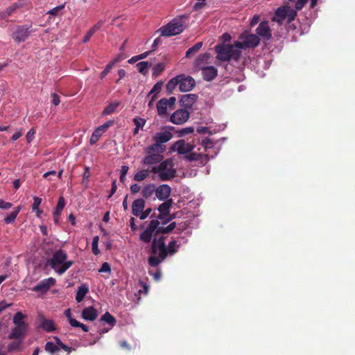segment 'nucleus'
<instances>
[{"instance_id":"f257e3e1","label":"nucleus","mask_w":355,"mask_h":355,"mask_svg":"<svg viewBox=\"0 0 355 355\" xmlns=\"http://www.w3.org/2000/svg\"><path fill=\"white\" fill-rule=\"evenodd\" d=\"M166 236H160L158 238H153L151 241L150 252L153 256L148 258V263L152 267H157L170 254L173 255L178 252L180 244L177 241H171L168 246L165 245Z\"/></svg>"},{"instance_id":"f03ea898","label":"nucleus","mask_w":355,"mask_h":355,"mask_svg":"<svg viewBox=\"0 0 355 355\" xmlns=\"http://www.w3.org/2000/svg\"><path fill=\"white\" fill-rule=\"evenodd\" d=\"M162 221L158 219H153L150 221L146 228L140 234L139 239L144 243H149L154 238H157L159 234L171 233L175 227L176 223L172 222L168 226H160Z\"/></svg>"},{"instance_id":"7ed1b4c3","label":"nucleus","mask_w":355,"mask_h":355,"mask_svg":"<svg viewBox=\"0 0 355 355\" xmlns=\"http://www.w3.org/2000/svg\"><path fill=\"white\" fill-rule=\"evenodd\" d=\"M308 1L309 0H296L295 9L286 4L279 7L275 10L272 20L277 22L279 24H282L285 19H287L288 23L292 22L295 20L297 15V12L302 10L307 3Z\"/></svg>"},{"instance_id":"20e7f679","label":"nucleus","mask_w":355,"mask_h":355,"mask_svg":"<svg viewBox=\"0 0 355 355\" xmlns=\"http://www.w3.org/2000/svg\"><path fill=\"white\" fill-rule=\"evenodd\" d=\"M67 254L62 249L56 250L49 261L51 268L60 275H63L74 263L73 261H67Z\"/></svg>"},{"instance_id":"39448f33","label":"nucleus","mask_w":355,"mask_h":355,"mask_svg":"<svg viewBox=\"0 0 355 355\" xmlns=\"http://www.w3.org/2000/svg\"><path fill=\"white\" fill-rule=\"evenodd\" d=\"M216 58L222 61L234 60L238 62L241 57V51L234 44H218L215 46Z\"/></svg>"},{"instance_id":"423d86ee","label":"nucleus","mask_w":355,"mask_h":355,"mask_svg":"<svg viewBox=\"0 0 355 355\" xmlns=\"http://www.w3.org/2000/svg\"><path fill=\"white\" fill-rule=\"evenodd\" d=\"M152 173L158 174L162 181H168L174 178L176 175V170L173 168V163L171 159L161 161L158 166L152 167Z\"/></svg>"},{"instance_id":"0eeeda50","label":"nucleus","mask_w":355,"mask_h":355,"mask_svg":"<svg viewBox=\"0 0 355 355\" xmlns=\"http://www.w3.org/2000/svg\"><path fill=\"white\" fill-rule=\"evenodd\" d=\"M185 29L184 22L183 17L174 18L167 25L162 27L159 31L161 35L165 37H170L180 34Z\"/></svg>"},{"instance_id":"6e6552de","label":"nucleus","mask_w":355,"mask_h":355,"mask_svg":"<svg viewBox=\"0 0 355 355\" xmlns=\"http://www.w3.org/2000/svg\"><path fill=\"white\" fill-rule=\"evenodd\" d=\"M260 38L255 34L243 33L240 35L239 40L234 42V46L239 50L254 49L259 46Z\"/></svg>"},{"instance_id":"1a4fd4ad","label":"nucleus","mask_w":355,"mask_h":355,"mask_svg":"<svg viewBox=\"0 0 355 355\" xmlns=\"http://www.w3.org/2000/svg\"><path fill=\"white\" fill-rule=\"evenodd\" d=\"M196 147V139L193 138L192 141L187 142L184 139H180L175 142L171 146L172 150H176L179 155H187Z\"/></svg>"},{"instance_id":"9d476101","label":"nucleus","mask_w":355,"mask_h":355,"mask_svg":"<svg viewBox=\"0 0 355 355\" xmlns=\"http://www.w3.org/2000/svg\"><path fill=\"white\" fill-rule=\"evenodd\" d=\"M178 80L179 89L182 92L191 91L196 85L195 80L185 74L178 75Z\"/></svg>"},{"instance_id":"9b49d317","label":"nucleus","mask_w":355,"mask_h":355,"mask_svg":"<svg viewBox=\"0 0 355 355\" xmlns=\"http://www.w3.org/2000/svg\"><path fill=\"white\" fill-rule=\"evenodd\" d=\"M31 26L24 25L19 26L17 27L16 30L12 33V38L15 40V42L17 43H20L24 42L28 37L31 31Z\"/></svg>"},{"instance_id":"f8f14e48","label":"nucleus","mask_w":355,"mask_h":355,"mask_svg":"<svg viewBox=\"0 0 355 355\" xmlns=\"http://www.w3.org/2000/svg\"><path fill=\"white\" fill-rule=\"evenodd\" d=\"M210 157L208 154H203L192 150L188 155L184 156V159L188 162H198L200 166H205L209 160Z\"/></svg>"},{"instance_id":"ddd939ff","label":"nucleus","mask_w":355,"mask_h":355,"mask_svg":"<svg viewBox=\"0 0 355 355\" xmlns=\"http://www.w3.org/2000/svg\"><path fill=\"white\" fill-rule=\"evenodd\" d=\"M257 35L261 37L264 40L269 41L272 38V33L268 23L266 21H262L259 24L256 29Z\"/></svg>"},{"instance_id":"4468645a","label":"nucleus","mask_w":355,"mask_h":355,"mask_svg":"<svg viewBox=\"0 0 355 355\" xmlns=\"http://www.w3.org/2000/svg\"><path fill=\"white\" fill-rule=\"evenodd\" d=\"M189 113L187 110H178L172 114L170 121L174 124H182L189 119Z\"/></svg>"},{"instance_id":"2eb2a0df","label":"nucleus","mask_w":355,"mask_h":355,"mask_svg":"<svg viewBox=\"0 0 355 355\" xmlns=\"http://www.w3.org/2000/svg\"><path fill=\"white\" fill-rule=\"evenodd\" d=\"M173 204V199H168L163 203L159 205L157 209L159 211V215L157 216L156 219L159 220H163L165 219L166 216L169 215L170 207Z\"/></svg>"},{"instance_id":"dca6fc26","label":"nucleus","mask_w":355,"mask_h":355,"mask_svg":"<svg viewBox=\"0 0 355 355\" xmlns=\"http://www.w3.org/2000/svg\"><path fill=\"white\" fill-rule=\"evenodd\" d=\"M55 279L53 277L45 279L34 286L33 291L35 292L42 291L43 293H46L49 290L51 286L55 284Z\"/></svg>"},{"instance_id":"f3484780","label":"nucleus","mask_w":355,"mask_h":355,"mask_svg":"<svg viewBox=\"0 0 355 355\" xmlns=\"http://www.w3.org/2000/svg\"><path fill=\"white\" fill-rule=\"evenodd\" d=\"M200 69L203 79L208 82L213 80L218 75V70L214 66L204 67Z\"/></svg>"},{"instance_id":"a211bd4d","label":"nucleus","mask_w":355,"mask_h":355,"mask_svg":"<svg viewBox=\"0 0 355 355\" xmlns=\"http://www.w3.org/2000/svg\"><path fill=\"white\" fill-rule=\"evenodd\" d=\"M171 188L168 184H162L155 188V196L159 200H166L171 195Z\"/></svg>"},{"instance_id":"6ab92c4d","label":"nucleus","mask_w":355,"mask_h":355,"mask_svg":"<svg viewBox=\"0 0 355 355\" xmlns=\"http://www.w3.org/2000/svg\"><path fill=\"white\" fill-rule=\"evenodd\" d=\"M38 320L40 323V327L46 332H52L55 330V325L52 320L45 318L43 314L38 315Z\"/></svg>"},{"instance_id":"aec40b11","label":"nucleus","mask_w":355,"mask_h":355,"mask_svg":"<svg viewBox=\"0 0 355 355\" xmlns=\"http://www.w3.org/2000/svg\"><path fill=\"white\" fill-rule=\"evenodd\" d=\"M197 98L198 96L194 94H184L180 101V105L186 108H190L195 103Z\"/></svg>"},{"instance_id":"412c9836","label":"nucleus","mask_w":355,"mask_h":355,"mask_svg":"<svg viewBox=\"0 0 355 355\" xmlns=\"http://www.w3.org/2000/svg\"><path fill=\"white\" fill-rule=\"evenodd\" d=\"M28 330V327L16 326L8 335L9 339L23 340V337Z\"/></svg>"},{"instance_id":"4be33fe9","label":"nucleus","mask_w":355,"mask_h":355,"mask_svg":"<svg viewBox=\"0 0 355 355\" xmlns=\"http://www.w3.org/2000/svg\"><path fill=\"white\" fill-rule=\"evenodd\" d=\"M163 158V155L159 153L147 154V155L143 159L142 163L144 165H153L159 163Z\"/></svg>"},{"instance_id":"5701e85b","label":"nucleus","mask_w":355,"mask_h":355,"mask_svg":"<svg viewBox=\"0 0 355 355\" xmlns=\"http://www.w3.org/2000/svg\"><path fill=\"white\" fill-rule=\"evenodd\" d=\"M98 316V311L93 306L85 307L82 311V318L88 321H94Z\"/></svg>"},{"instance_id":"b1692460","label":"nucleus","mask_w":355,"mask_h":355,"mask_svg":"<svg viewBox=\"0 0 355 355\" xmlns=\"http://www.w3.org/2000/svg\"><path fill=\"white\" fill-rule=\"evenodd\" d=\"M145 200L142 198H138L133 201L132 205V213L134 216H138L141 212L144 209Z\"/></svg>"},{"instance_id":"393cba45","label":"nucleus","mask_w":355,"mask_h":355,"mask_svg":"<svg viewBox=\"0 0 355 355\" xmlns=\"http://www.w3.org/2000/svg\"><path fill=\"white\" fill-rule=\"evenodd\" d=\"M173 135L169 131H164L156 133L153 137V140L162 145V144L168 142L172 138Z\"/></svg>"},{"instance_id":"a878e982","label":"nucleus","mask_w":355,"mask_h":355,"mask_svg":"<svg viewBox=\"0 0 355 355\" xmlns=\"http://www.w3.org/2000/svg\"><path fill=\"white\" fill-rule=\"evenodd\" d=\"M165 150V147L163 145H161L157 142L155 144L147 146L145 148V152L146 154H151V153H159L161 154L164 153Z\"/></svg>"},{"instance_id":"bb28decb","label":"nucleus","mask_w":355,"mask_h":355,"mask_svg":"<svg viewBox=\"0 0 355 355\" xmlns=\"http://www.w3.org/2000/svg\"><path fill=\"white\" fill-rule=\"evenodd\" d=\"M89 292V288L87 284L80 285L77 291L76 295V300L77 302H80L84 299L86 294Z\"/></svg>"},{"instance_id":"cd10ccee","label":"nucleus","mask_w":355,"mask_h":355,"mask_svg":"<svg viewBox=\"0 0 355 355\" xmlns=\"http://www.w3.org/2000/svg\"><path fill=\"white\" fill-rule=\"evenodd\" d=\"M196 139V146L198 144H200L202 147L204 148L205 151H207V150L212 148L214 147V142L211 141V139L208 137L203 138L202 140H200L199 138Z\"/></svg>"},{"instance_id":"c85d7f7f","label":"nucleus","mask_w":355,"mask_h":355,"mask_svg":"<svg viewBox=\"0 0 355 355\" xmlns=\"http://www.w3.org/2000/svg\"><path fill=\"white\" fill-rule=\"evenodd\" d=\"M153 193H155V185L154 184H148L146 185L141 191V195L145 198H150Z\"/></svg>"},{"instance_id":"c756f323","label":"nucleus","mask_w":355,"mask_h":355,"mask_svg":"<svg viewBox=\"0 0 355 355\" xmlns=\"http://www.w3.org/2000/svg\"><path fill=\"white\" fill-rule=\"evenodd\" d=\"M120 105V102L119 101H114L111 103H110L108 105H107L103 112H102V115L103 116H106V115H110L112 113H114L116 108L119 106Z\"/></svg>"},{"instance_id":"7c9ffc66","label":"nucleus","mask_w":355,"mask_h":355,"mask_svg":"<svg viewBox=\"0 0 355 355\" xmlns=\"http://www.w3.org/2000/svg\"><path fill=\"white\" fill-rule=\"evenodd\" d=\"M25 315L21 312H17L15 313L13 318V323L16 326H21L24 327H28L27 324L24 321Z\"/></svg>"},{"instance_id":"2f4dec72","label":"nucleus","mask_w":355,"mask_h":355,"mask_svg":"<svg viewBox=\"0 0 355 355\" xmlns=\"http://www.w3.org/2000/svg\"><path fill=\"white\" fill-rule=\"evenodd\" d=\"M165 101V98H162L157 103L156 107L158 114L159 116H164L166 114L167 107L168 105H167Z\"/></svg>"},{"instance_id":"473e14b6","label":"nucleus","mask_w":355,"mask_h":355,"mask_svg":"<svg viewBox=\"0 0 355 355\" xmlns=\"http://www.w3.org/2000/svg\"><path fill=\"white\" fill-rule=\"evenodd\" d=\"M65 206V200L63 196H60L58 198V204L56 205V207L55 210L53 212V215H55V217L60 216L61 214V212L62 209H64Z\"/></svg>"},{"instance_id":"72a5a7b5","label":"nucleus","mask_w":355,"mask_h":355,"mask_svg":"<svg viewBox=\"0 0 355 355\" xmlns=\"http://www.w3.org/2000/svg\"><path fill=\"white\" fill-rule=\"evenodd\" d=\"M203 44L202 42H197L192 47L189 48L186 52V58H191L193 54L196 53L202 48Z\"/></svg>"},{"instance_id":"f704fd0d","label":"nucleus","mask_w":355,"mask_h":355,"mask_svg":"<svg viewBox=\"0 0 355 355\" xmlns=\"http://www.w3.org/2000/svg\"><path fill=\"white\" fill-rule=\"evenodd\" d=\"M101 321H103L107 323L108 324L110 325L111 327H113L116 323L115 318L113 315H112L109 312H106L101 316Z\"/></svg>"},{"instance_id":"c9c22d12","label":"nucleus","mask_w":355,"mask_h":355,"mask_svg":"<svg viewBox=\"0 0 355 355\" xmlns=\"http://www.w3.org/2000/svg\"><path fill=\"white\" fill-rule=\"evenodd\" d=\"M20 209H21L20 207H17L14 211H12L9 215H8L4 218V222L6 224H10V223H12L17 218L19 212L20 211Z\"/></svg>"},{"instance_id":"e433bc0d","label":"nucleus","mask_w":355,"mask_h":355,"mask_svg":"<svg viewBox=\"0 0 355 355\" xmlns=\"http://www.w3.org/2000/svg\"><path fill=\"white\" fill-rule=\"evenodd\" d=\"M177 85H178V76L173 78L167 83L166 88L168 93L171 94Z\"/></svg>"},{"instance_id":"4c0bfd02","label":"nucleus","mask_w":355,"mask_h":355,"mask_svg":"<svg viewBox=\"0 0 355 355\" xmlns=\"http://www.w3.org/2000/svg\"><path fill=\"white\" fill-rule=\"evenodd\" d=\"M150 66V64L146 61H142L137 64L138 71L143 75H146L148 73V69Z\"/></svg>"},{"instance_id":"58836bf2","label":"nucleus","mask_w":355,"mask_h":355,"mask_svg":"<svg viewBox=\"0 0 355 355\" xmlns=\"http://www.w3.org/2000/svg\"><path fill=\"white\" fill-rule=\"evenodd\" d=\"M149 175L148 170H141L135 174L134 180L137 182H141L145 180Z\"/></svg>"},{"instance_id":"ea45409f","label":"nucleus","mask_w":355,"mask_h":355,"mask_svg":"<svg viewBox=\"0 0 355 355\" xmlns=\"http://www.w3.org/2000/svg\"><path fill=\"white\" fill-rule=\"evenodd\" d=\"M103 133V132L102 131H101V130H99L98 128H96L94 130V131L92 133V137L90 138V140H89L90 144L91 145L95 144L98 141L100 137L102 136Z\"/></svg>"},{"instance_id":"a19ab883","label":"nucleus","mask_w":355,"mask_h":355,"mask_svg":"<svg viewBox=\"0 0 355 355\" xmlns=\"http://www.w3.org/2000/svg\"><path fill=\"white\" fill-rule=\"evenodd\" d=\"M45 350L51 353L54 354L58 352L60 350L59 347L54 344L52 342H47L45 345Z\"/></svg>"},{"instance_id":"79ce46f5","label":"nucleus","mask_w":355,"mask_h":355,"mask_svg":"<svg viewBox=\"0 0 355 355\" xmlns=\"http://www.w3.org/2000/svg\"><path fill=\"white\" fill-rule=\"evenodd\" d=\"M21 343H22L21 340H17L12 341L8 345V350L9 352L17 351L20 348Z\"/></svg>"},{"instance_id":"37998d69","label":"nucleus","mask_w":355,"mask_h":355,"mask_svg":"<svg viewBox=\"0 0 355 355\" xmlns=\"http://www.w3.org/2000/svg\"><path fill=\"white\" fill-rule=\"evenodd\" d=\"M98 240H99L98 236H95L93 238L92 243V252L95 255H97V254H98L100 253V250H98Z\"/></svg>"},{"instance_id":"c03bdc74","label":"nucleus","mask_w":355,"mask_h":355,"mask_svg":"<svg viewBox=\"0 0 355 355\" xmlns=\"http://www.w3.org/2000/svg\"><path fill=\"white\" fill-rule=\"evenodd\" d=\"M162 82H157L152 88V89L150 91L148 96L150 95H156L159 94L162 90Z\"/></svg>"},{"instance_id":"a18cd8bd","label":"nucleus","mask_w":355,"mask_h":355,"mask_svg":"<svg viewBox=\"0 0 355 355\" xmlns=\"http://www.w3.org/2000/svg\"><path fill=\"white\" fill-rule=\"evenodd\" d=\"M70 324L73 327H80L85 332H87L89 328L87 325L78 322V320L70 321Z\"/></svg>"},{"instance_id":"49530a36","label":"nucleus","mask_w":355,"mask_h":355,"mask_svg":"<svg viewBox=\"0 0 355 355\" xmlns=\"http://www.w3.org/2000/svg\"><path fill=\"white\" fill-rule=\"evenodd\" d=\"M57 345L67 352H71V347L64 345L58 337H54Z\"/></svg>"},{"instance_id":"de8ad7c7","label":"nucleus","mask_w":355,"mask_h":355,"mask_svg":"<svg viewBox=\"0 0 355 355\" xmlns=\"http://www.w3.org/2000/svg\"><path fill=\"white\" fill-rule=\"evenodd\" d=\"M194 131L193 128L192 127H187L184 128H182L181 130L178 131V133L180 137H183L186 135L192 133Z\"/></svg>"},{"instance_id":"09e8293b","label":"nucleus","mask_w":355,"mask_h":355,"mask_svg":"<svg viewBox=\"0 0 355 355\" xmlns=\"http://www.w3.org/2000/svg\"><path fill=\"white\" fill-rule=\"evenodd\" d=\"M164 69V64L159 63L153 68V75L155 76H157L162 71H163Z\"/></svg>"},{"instance_id":"8fccbe9b","label":"nucleus","mask_w":355,"mask_h":355,"mask_svg":"<svg viewBox=\"0 0 355 355\" xmlns=\"http://www.w3.org/2000/svg\"><path fill=\"white\" fill-rule=\"evenodd\" d=\"M113 67L114 66L112 65V64H111L110 62L108 63L103 69V71H101L100 74V78L103 79L108 74V73L110 71Z\"/></svg>"},{"instance_id":"3c124183","label":"nucleus","mask_w":355,"mask_h":355,"mask_svg":"<svg viewBox=\"0 0 355 355\" xmlns=\"http://www.w3.org/2000/svg\"><path fill=\"white\" fill-rule=\"evenodd\" d=\"M64 5H60V6H56V7L51 9L48 12V13L51 15L56 16V15H58V12L64 8Z\"/></svg>"},{"instance_id":"603ef678","label":"nucleus","mask_w":355,"mask_h":355,"mask_svg":"<svg viewBox=\"0 0 355 355\" xmlns=\"http://www.w3.org/2000/svg\"><path fill=\"white\" fill-rule=\"evenodd\" d=\"M113 124H114V121H107V122H105L103 125L98 126V128L99 130H101V131H102L103 132H105L107 130V128L109 127L112 126Z\"/></svg>"},{"instance_id":"864d4df0","label":"nucleus","mask_w":355,"mask_h":355,"mask_svg":"<svg viewBox=\"0 0 355 355\" xmlns=\"http://www.w3.org/2000/svg\"><path fill=\"white\" fill-rule=\"evenodd\" d=\"M151 211L152 209L148 208L144 211L143 210L137 217H139L141 220H144L151 214Z\"/></svg>"},{"instance_id":"5fc2aeb1","label":"nucleus","mask_w":355,"mask_h":355,"mask_svg":"<svg viewBox=\"0 0 355 355\" xmlns=\"http://www.w3.org/2000/svg\"><path fill=\"white\" fill-rule=\"evenodd\" d=\"M34 202L32 205V209L33 211H35L36 209H38L40 204L42 203V198L39 197H34L33 198Z\"/></svg>"},{"instance_id":"6e6d98bb","label":"nucleus","mask_w":355,"mask_h":355,"mask_svg":"<svg viewBox=\"0 0 355 355\" xmlns=\"http://www.w3.org/2000/svg\"><path fill=\"white\" fill-rule=\"evenodd\" d=\"M146 121L141 118L140 119H134V123L136 125V129H139L142 128L145 124Z\"/></svg>"},{"instance_id":"4d7b16f0","label":"nucleus","mask_w":355,"mask_h":355,"mask_svg":"<svg viewBox=\"0 0 355 355\" xmlns=\"http://www.w3.org/2000/svg\"><path fill=\"white\" fill-rule=\"evenodd\" d=\"M35 134V130L33 128H31L26 134V140L28 143H31L33 138L34 135Z\"/></svg>"},{"instance_id":"13d9d810","label":"nucleus","mask_w":355,"mask_h":355,"mask_svg":"<svg viewBox=\"0 0 355 355\" xmlns=\"http://www.w3.org/2000/svg\"><path fill=\"white\" fill-rule=\"evenodd\" d=\"M12 206L11 202H6L3 200H0V209H8Z\"/></svg>"},{"instance_id":"bf43d9fd","label":"nucleus","mask_w":355,"mask_h":355,"mask_svg":"<svg viewBox=\"0 0 355 355\" xmlns=\"http://www.w3.org/2000/svg\"><path fill=\"white\" fill-rule=\"evenodd\" d=\"M111 271V268H110V266L108 263L107 262H105L102 264L100 270H99V272H110Z\"/></svg>"},{"instance_id":"052dcab7","label":"nucleus","mask_w":355,"mask_h":355,"mask_svg":"<svg viewBox=\"0 0 355 355\" xmlns=\"http://www.w3.org/2000/svg\"><path fill=\"white\" fill-rule=\"evenodd\" d=\"M207 58V56L206 55V54L200 55L196 60V66L198 67L201 63H202L206 60Z\"/></svg>"},{"instance_id":"680f3d73","label":"nucleus","mask_w":355,"mask_h":355,"mask_svg":"<svg viewBox=\"0 0 355 355\" xmlns=\"http://www.w3.org/2000/svg\"><path fill=\"white\" fill-rule=\"evenodd\" d=\"M51 96H52V103L54 105H58L59 103H60V96L55 94V93H53L51 94Z\"/></svg>"},{"instance_id":"e2e57ef3","label":"nucleus","mask_w":355,"mask_h":355,"mask_svg":"<svg viewBox=\"0 0 355 355\" xmlns=\"http://www.w3.org/2000/svg\"><path fill=\"white\" fill-rule=\"evenodd\" d=\"M141 189V187L137 184H133L130 186V191L132 194L138 193Z\"/></svg>"},{"instance_id":"0e129e2a","label":"nucleus","mask_w":355,"mask_h":355,"mask_svg":"<svg viewBox=\"0 0 355 355\" xmlns=\"http://www.w3.org/2000/svg\"><path fill=\"white\" fill-rule=\"evenodd\" d=\"M196 132L199 134H205V133H210L209 130L207 127H198L196 129Z\"/></svg>"},{"instance_id":"69168bd1","label":"nucleus","mask_w":355,"mask_h":355,"mask_svg":"<svg viewBox=\"0 0 355 355\" xmlns=\"http://www.w3.org/2000/svg\"><path fill=\"white\" fill-rule=\"evenodd\" d=\"M116 189H117V187H116V180H114L112 182V187H111V189H110V193L108 196V198H110L112 195L114 194V193L116 192Z\"/></svg>"},{"instance_id":"338daca9","label":"nucleus","mask_w":355,"mask_h":355,"mask_svg":"<svg viewBox=\"0 0 355 355\" xmlns=\"http://www.w3.org/2000/svg\"><path fill=\"white\" fill-rule=\"evenodd\" d=\"M149 273L153 277L154 279L156 282L159 281V279H161L162 273H161V271L159 270H157L154 273H151L150 272Z\"/></svg>"},{"instance_id":"774afa93","label":"nucleus","mask_w":355,"mask_h":355,"mask_svg":"<svg viewBox=\"0 0 355 355\" xmlns=\"http://www.w3.org/2000/svg\"><path fill=\"white\" fill-rule=\"evenodd\" d=\"M175 218V215L174 214L168 215L166 216L165 219L162 221V225H165L166 223L170 222L173 219Z\"/></svg>"}]
</instances>
